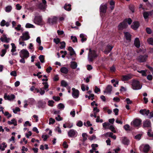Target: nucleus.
Listing matches in <instances>:
<instances>
[{"label": "nucleus", "instance_id": "obj_1", "mask_svg": "<svg viewBox=\"0 0 153 153\" xmlns=\"http://www.w3.org/2000/svg\"><path fill=\"white\" fill-rule=\"evenodd\" d=\"M89 51V61L92 62L94 59L98 56V55L96 51L95 50H91V49H90Z\"/></svg>", "mask_w": 153, "mask_h": 153}, {"label": "nucleus", "instance_id": "obj_2", "mask_svg": "<svg viewBox=\"0 0 153 153\" xmlns=\"http://www.w3.org/2000/svg\"><path fill=\"white\" fill-rule=\"evenodd\" d=\"M131 85L132 88L134 90H140L142 87V85L140 84V82L135 80H134L132 81Z\"/></svg>", "mask_w": 153, "mask_h": 153}, {"label": "nucleus", "instance_id": "obj_3", "mask_svg": "<svg viewBox=\"0 0 153 153\" xmlns=\"http://www.w3.org/2000/svg\"><path fill=\"white\" fill-rule=\"evenodd\" d=\"M42 84L44 85V86L43 87L40 88V94L41 95H43L45 94V90H46L47 91L49 90V89H48L49 85L48 84V82H43L42 83Z\"/></svg>", "mask_w": 153, "mask_h": 153}, {"label": "nucleus", "instance_id": "obj_4", "mask_svg": "<svg viewBox=\"0 0 153 153\" xmlns=\"http://www.w3.org/2000/svg\"><path fill=\"white\" fill-rule=\"evenodd\" d=\"M19 53L21 57H24L27 59L29 56V53L26 49H22L21 51Z\"/></svg>", "mask_w": 153, "mask_h": 153}, {"label": "nucleus", "instance_id": "obj_5", "mask_svg": "<svg viewBox=\"0 0 153 153\" xmlns=\"http://www.w3.org/2000/svg\"><path fill=\"white\" fill-rule=\"evenodd\" d=\"M125 21H123L120 23L118 25L117 28L119 30H122L124 29H126L128 26L127 23Z\"/></svg>", "mask_w": 153, "mask_h": 153}, {"label": "nucleus", "instance_id": "obj_6", "mask_svg": "<svg viewBox=\"0 0 153 153\" xmlns=\"http://www.w3.org/2000/svg\"><path fill=\"white\" fill-rule=\"evenodd\" d=\"M148 57V55L146 54H144L143 55H140L138 57L137 60L140 63L144 62L146 61Z\"/></svg>", "mask_w": 153, "mask_h": 153}, {"label": "nucleus", "instance_id": "obj_7", "mask_svg": "<svg viewBox=\"0 0 153 153\" xmlns=\"http://www.w3.org/2000/svg\"><path fill=\"white\" fill-rule=\"evenodd\" d=\"M22 41H26L28 40L30 38L29 35V32L28 31H25L23 33L22 36H20Z\"/></svg>", "mask_w": 153, "mask_h": 153}, {"label": "nucleus", "instance_id": "obj_8", "mask_svg": "<svg viewBox=\"0 0 153 153\" xmlns=\"http://www.w3.org/2000/svg\"><path fill=\"white\" fill-rule=\"evenodd\" d=\"M77 131L73 129L69 130L68 132V135L70 137H75L77 136Z\"/></svg>", "mask_w": 153, "mask_h": 153}, {"label": "nucleus", "instance_id": "obj_9", "mask_svg": "<svg viewBox=\"0 0 153 153\" xmlns=\"http://www.w3.org/2000/svg\"><path fill=\"white\" fill-rule=\"evenodd\" d=\"M42 17L40 16H36L34 18V22L36 24L38 25H42Z\"/></svg>", "mask_w": 153, "mask_h": 153}, {"label": "nucleus", "instance_id": "obj_10", "mask_svg": "<svg viewBox=\"0 0 153 153\" xmlns=\"http://www.w3.org/2000/svg\"><path fill=\"white\" fill-rule=\"evenodd\" d=\"M151 121L147 119L143 122V127L147 128H149L151 127Z\"/></svg>", "mask_w": 153, "mask_h": 153}, {"label": "nucleus", "instance_id": "obj_11", "mask_svg": "<svg viewBox=\"0 0 153 153\" xmlns=\"http://www.w3.org/2000/svg\"><path fill=\"white\" fill-rule=\"evenodd\" d=\"M72 96L74 98H77L79 96V91L77 89H76L75 88H72Z\"/></svg>", "mask_w": 153, "mask_h": 153}, {"label": "nucleus", "instance_id": "obj_12", "mask_svg": "<svg viewBox=\"0 0 153 153\" xmlns=\"http://www.w3.org/2000/svg\"><path fill=\"white\" fill-rule=\"evenodd\" d=\"M57 20V18L56 16H53L52 18H49L48 22L50 24L53 25L56 23Z\"/></svg>", "mask_w": 153, "mask_h": 153}, {"label": "nucleus", "instance_id": "obj_13", "mask_svg": "<svg viewBox=\"0 0 153 153\" xmlns=\"http://www.w3.org/2000/svg\"><path fill=\"white\" fill-rule=\"evenodd\" d=\"M140 26V23L138 21H135L133 22L131 26V27L133 30H137Z\"/></svg>", "mask_w": 153, "mask_h": 153}, {"label": "nucleus", "instance_id": "obj_14", "mask_svg": "<svg viewBox=\"0 0 153 153\" xmlns=\"http://www.w3.org/2000/svg\"><path fill=\"white\" fill-rule=\"evenodd\" d=\"M132 78L131 74H128L127 75H123L122 77V79L123 81L128 80Z\"/></svg>", "mask_w": 153, "mask_h": 153}, {"label": "nucleus", "instance_id": "obj_15", "mask_svg": "<svg viewBox=\"0 0 153 153\" xmlns=\"http://www.w3.org/2000/svg\"><path fill=\"white\" fill-rule=\"evenodd\" d=\"M4 98L5 100H11L15 98V96L13 94H11L10 96L7 95L6 94H5L4 95Z\"/></svg>", "mask_w": 153, "mask_h": 153}, {"label": "nucleus", "instance_id": "obj_16", "mask_svg": "<svg viewBox=\"0 0 153 153\" xmlns=\"http://www.w3.org/2000/svg\"><path fill=\"white\" fill-rule=\"evenodd\" d=\"M149 110H147L146 109H141L139 111L140 113L143 115L148 116L149 113Z\"/></svg>", "mask_w": 153, "mask_h": 153}, {"label": "nucleus", "instance_id": "obj_17", "mask_svg": "<svg viewBox=\"0 0 153 153\" xmlns=\"http://www.w3.org/2000/svg\"><path fill=\"white\" fill-rule=\"evenodd\" d=\"M113 47L108 45L105 48L104 52L105 54L109 53L112 50Z\"/></svg>", "mask_w": 153, "mask_h": 153}, {"label": "nucleus", "instance_id": "obj_18", "mask_svg": "<svg viewBox=\"0 0 153 153\" xmlns=\"http://www.w3.org/2000/svg\"><path fill=\"white\" fill-rule=\"evenodd\" d=\"M123 33L126 40L131 41V35L128 32H124Z\"/></svg>", "mask_w": 153, "mask_h": 153}, {"label": "nucleus", "instance_id": "obj_19", "mask_svg": "<svg viewBox=\"0 0 153 153\" xmlns=\"http://www.w3.org/2000/svg\"><path fill=\"white\" fill-rule=\"evenodd\" d=\"M142 120L140 119H136L133 121V123L134 126H139L141 123Z\"/></svg>", "mask_w": 153, "mask_h": 153}, {"label": "nucleus", "instance_id": "obj_20", "mask_svg": "<svg viewBox=\"0 0 153 153\" xmlns=\"http://www.w3.org/2000/svg\"><path fill=\"white\" fill-rule=\"evenodd\" d=\"M107 9V7L106 4L101 5L100 7V12L103 13H105L106 12Z\"/></svg>", "mask_w": 153, "mask_h": 153}, {"label": "nucleus", "instance_id": "obj_21", "mask_svg": "<svg viewBox=\"0 0 153 153\" xmlns=\"http://www.w3.org/2000/svg\"><path fill=\"white\" fill-rule=\"evenodd\" d=\"M134 44L137 48H139L140 46V43L139 39L138 38H136L134 41Z\"/></svg>", "mask_w": 153, "mask_h": 153}, {"label": "nucleus", "instance_id": "obj_22", "mask_svg": "<svg viewBox=\"0 0 153 153\" xmlns=\"http://www.w3.org/2000/svg\"><path fill=\"white\" fill-rule=\"evenodd\" d=\"M45 103L42 100H40L38 102V107L39 108H43L45 106Z\"/></svg>", "mask_w": 153, "mask_h": 153}, {"label": "nucleus", "instance_id": "obj_23", "mask_svg": "<svg viewBox=\"0 0 153 153\" xmlns=\"http://www.w3.org/2000/svg\"><path fill=\"white\" fill-rule=\"evenodd\" d=\"M11 122L8 121L7 123L9 125L13 124L14 126H16L17 125V121L15 119H13L11 120Z\"/></svg>", "mask_w": 153, "mask_h": 153}, {"label": "nucleus", "instance_id": "obj_24", "mask_svg": "<svg viewBox=\"0 0 153 153\" xmlns=\"http://www.w3.org/2000/svg\"><path fill=\"white\" fill-rule=\"evenodd\" d=\"M71 4H67V3H66L64 5V7L65 9L66 10L68 11H70L71 9Z\"/></svg>", "mask_w": 153, "mask_h": 153}, {"label": "nucleus", "instance_id": "obj_25", "mask_svg": "<svg viewBox=\"0 0 153 153\" xmlns=\"http://www.w3.org/2000/svg\"><path fill=\"white\" fill-rule=\"evenodd\" d=\"M60 71L62 73L65 74H67L68 72V68L65 67H62L61 68Z\"/></svg>", "mask_w": 153, "mask_h": 153}, {"label": "nucleus", "instance_id": "obj_26", "mask_svg": "<svg viewBox=\"0 0 153 153\" xmlns=\"http://www.w3.org/2000/svg\"><path fill=\"white\" fill-rule=\"evenodd\" d=\"M77 66V63L75 62H71V67L73 69H75Z\"/></svg>", "mask_w": 153, "mask_h": 153}, {"label": "nucleus", "instance_id": "obj_27", "mask_svg": "<svg viewBox=\"0 0 153 153\" xmlns=\"http://www.w3.org/2000/svg\"><path fill=\"white\" fill-rule=\"evenodd\" d=\"M123 143L125 145H128L129 144V141L126 137H124L122 140Z\"/></svg>", "mask_w": 153, "mask_h": 153}, {"label": "nucleus", "instance_id": "obj_28", "mask_svg": "<svg viewBox=\"0 0 153 153\" xmlns=\"http://www.w3.org/2000/svg\"><path fill=\"white\" fill-rule=\"evenodd\" d=\"M149 150V146L148 145H145L143 149V151L145 153H147Z\"/></svg>", "mask_w": 153, "mask_h": 153}, {"label": "nucleus", "instance_id": "obj_29", "mask_svg": "<svg viewBox=\"0 0 153 153\" xmlns=\"http://www.w3.org/2000/svg\"><path fill=\"white\" fill-rule=\"evenodd\" d=\"M112 86L111 85H108L106 87L105 90L107 91V93H110L112 90Z\"/></svg>", "mask_w": 153, "mask_h": 153}, {"label": "nucleus", "instance_id": "obj_30", "mask_svg": "<svg viewBox=\"0 0 153 153\" xmlns=\"http://www.w3.org/2000/svg\"><path fill=\"white\" fill-rule=\"evenodd\" d=\"M110 4L111 5L110 8L111 10H113L114 7L115 2L113 0H111L110 2Z\"/></svg>", "mask_w": 153, "mask_h": 153}, {"label": "nucleus", "instance_id": "obj_31", "mask_svg": "<svg viewBox=\"0 0 153 153\" xmlns=\"http://www.w3.org/2000/svg\"><path fill=\"white\" fill-rule=\"evenodd\" d=\"M46 5L45 4H44L42 3H40L38 5L39 7L42 10H44L46 8Z\"/></svg>", "mask_w": 153, "mask_h": 153}, {"label": "nucleus", "instance_id": "obj_32", "mask_svg": "<svg viewBox=\"0 0 153 153\" xmlns=\"http://www.w3.org/2000/svg\"><path fill=\"white\" fill-rule=\"evenodd\" d=\"M11 45L12 47V49L11 50V51L12 53H14L16 51V46L15 44L13 43H11Z\"/></svg>", "mask_w": 153, "mask_h": 153}, {"label": "nucleus", "instance_id": "obj_33", "mask_svg": "<svg viewBox=\"0 0 153 153\" xmlns=\"http://www.w3.org/2000/svg\"><path fill=\"white\" fill-rule=\"evenodd\" d=\"M61 86L66 87L68 86V84L67 83L65 80H62L61 82Z\"/></svg>", "mask_w": 153, "mask_h": 153}, {"label": "nucleus", "instance_id": "obj_34", "mask_svg": "<svg viewBox=\"0 0 153 153\" xmlns=\"http://www.w3.org/2000/svg\"><path fill=\"white\" fill-rule=\"evenodd\" d=\"M0 39L2 42H6V43H8L9 42L10 39L9 38H7V39H4V38H3L1 37Z\"/></svg>", "mask_w": 153, "mask_h": 153}, {"label": "nucleus", "instance_id": "obj_35", "mask_svg": "<svg viewBox=\"0 0 153 153\" xmlns=\"http://www.w3.org/2000/svg\"><path fill=\"white\" fill-rule=\"evenodd\" d=\"M124 21H125L127 23V22L128 25H130L132 21L130 18H126L125 19Z\"/></svg>", "mask_w": 153, "mask_h": 153}, {"label": "nucleus", "instance_id": "obj_36", "mask_svg": "<svg viewBox=\"0 0 153 153\" xmlns=\"http://www.w3.org/2000/svg\"><path fill=\"white\" fill-rule=\"evenodd\" d=\"M40 62L42 63H44L45 62V56L43 55H40L39 57Z\"/></svg>", "mask_w": 153, "mask_h": 153}, {"label": "nucleus", "instance_id": "obj_37", "mask_svg": "<svg viewBox=\"0 0 153 153\" xmlns=\"http://www.w3.org/2000/svg\"><path fill=\"white\" fill-rule=\"evenodd\" d=\"M79 37L80 38H81V41L82 42H83L87 40V38H84V36L83 34H81L80 35Z\"/></svg>", "mask_w": 153, "mask_h": 153}, {"label": "nucleus", "instance_id": "obj_38", "mask_svg": "<svg viewBox=\"0 0 153 153\" xmlns=\"http://www.w3.org/2000/svg\"><path fill=\"white\" fill-rule=\"evenodd\" d=\"M7 50L6 49H3L0 52V55L1 57H3L4 56Z\"/></svg>", "mask_w": 153, "mask_h": 153}, {"label": "nucleus", "instance_id": "obj_39", "mask_svg": "<svg viewBox=\"0 0 153 153\" xmlns=\"http://www.w3.org/2000/svg\"><path fill=\"white\" fill-rule=\"evenodd\" d=\"M60 43L61 44V45L60 47V48L61 49H63L65 47L66 44L65 42L63 41L62 42H60Z\"/></svg>", "mask_w": 153, "mask_h": 153}, {"label": "nucleus", "instance_id": "obj_40", "mask_svg": "<svg viewBox=\"0 0 153 153\" xmlns=\"http://www.w3.org/2000/svg\"><path fill=\"white\" fill-rule=\"evenodd\" d=\"M25 27L27 28H34L35 27V26L31 24H30L29 23H27L25 25Z\"/></svg>", "mask_w": 153, "mask_h": 153}, {"label": "nucleus", "instance_id": "obj_41", "mask_svg": "<svg viewBox=\"0 0 153 153\" xmlns=\"http://www.w3.org/2000/svg\"><path fill=\"white\" fill-rule=\"evenodd\" d=\"M108 128L111 130V131L114 132V133H116V131L115 130V128L112 125H111L109 126V127Z\"/></svg>", "mask_w": 153, "mask_h": 153}, {"label": "nucleus", "instance_id": "obj_42", "mask_svg": "<svg viewBox=\"0 0 153 153\" xmlns=\"http://www.w3.org/2000/svg\"><path fill=\"white\" fill-rule=\"evenodd\" d=\"M12 9V7L10 6H8L6 7L5 11L7 12H10Z\"/></svg>", "mask_w": 153, "mask_h": 153}, {"label": "nucleus", "instance_id": "obj_43", "mask_svg": "<svg viewBox=\"0 0 153 153\" xmlns=\"http://www.w3.org/2000/svg\"><path fill=\"white\" fill-rule=\"evenodd\" d=\"M143 15L144 18L145 19L148 18L149 16V14L147 12H144Z\"/></svg>", "mask_w": 153, "mask_h": 153}, {"label": "nucleus", "instance_id": "obj_44", "mask_svg": "<svg viewBox=\"0 0 153 153\" xmlns=\"http://www.w3.org/2000/svg\"><path fill=\"white\" fill-rule=\"evenodd\" d=\"M91 147L92 148V150L94 151H96L97 149L96 148L98 147V145L97 144H93L91 145Z\"/></svg>", "mask_w": 153, "mask_h": 153}, {"label": "nucleus", "instance_id": "obj_45", "mask_svg": "<svg viewBox=\"0 0 153 153\" xmlns=\"http://www.w3.org/2000/svg\"><path fill=\"white\" fill-rule=\"evenodd\" d=\"M71 39L72 40V42L74 43L77 42V38L75 36H72L71 37Z\"/></svg>", "mask_w": 153, "mask_h": 153}, {"label": "nucleus", "instance_id": "obj_46", "mask_svg": "<svg viewBox=\"0 0 153 153\" xmlns=\"http://www.w3.org/2000/svg\"><path fill=\"white\" fill-rule=\"evenodd\" d=\"M147 41L149 44L153 45V38H148Z\"/></svg>", "mask_w": 153, "mask_h": 153}, {"label": "nucleus", "instance_id": "obj_47", "mask_svg": "<svg viewBox=\"0 0 153 153\" xmlns=\"http://www.w3.org/2000/svg\"><path fill=\"white\" fill-rule=\"evenodd\" d=\"M55 120L54 119H53L51 117L49 119V124L51 125V124H53L55 122Z\"/></svg>", "mask_w": 153, "mask_h": 153}, {"label": "nucleus", "instance_id": "obj_48", "mask_svg": "<svg viewBox=\"0 0 153 153\" xmlns=\"http://www.w3.org/2000/svg\"><path fill=\"white\" fill-rule=\"evenodd\" d=\"M53 42L57 45L60 43V40L59 38H54L53 39Z\"/></svg>", "mask_w": 153, "mask_h": 153}, {"label": "nucleus", "instance_id": "obj_49", "mask_svg": "<svg viewBox=\"0 0 153 153\" xmlns=\"http://www.w3.org/2000/svg\"><path fill=\"white\" fill-rule=\"evenodd\" d=\"M110 125V124L108 123L105 122L102 124L103 127L106 128H108L107 127L109 126Z\"/></svg>", "mask_w": 153, "mask_h": 153}, {"label": "nucleus", "instance_id": "obj_50", "mask_svg": "<svg viewBox=\"0 0 153 153\" xmlns=\"http://www.w3.org/2000/svg\"><path fill=\"white\" fill-rule=\"evenodd\" d=\"M151 129H149L148 131L147 132V135L149 137H153V133L151 134Z\"/></svg>", "mask_w": 153, "mask_h": 153}, {"label": "nucleus", "instance_id": "obj_51", "mask_svg": "<svg viewBox=\"0 0 153 153\" xmlns=\"http://www.w3.org/2000/svg\"><path fill=\"white\" fill-rule=\"evenodd\" d=\"M54 102L53 100H49L48 101V105L51 106L52 107L53 106V104L54 103Z\"/></svg>", "mask_w": 153, "mask_h": 153}, {"label": "nucleus", "instance_id": "obj_52", "mask_svg": "<svg viewBox=\"0 0 153 153\" xmlns=\"http://www.w3.org/2000/svg\"><path fill=\"white\" fill-rule=\"evenodd\" d=\"M129 9L132 11V13L134 12V6L133 5H131L129 7Z\"/></svg>", "mask_w": 153, "mask_h": 153}, {"label": "nucleus", "instance_id": "obj_53", "mask_svg": "<svg viewBox=\"0 0 153 153\" xmlns=\"http://www.w3.org/2000/svg\"><path fill=\"white\" fill-rule=\"evenodd\" d=\"M141 136L142 134H137L134 137V138L137 140H140L141 138Z\"/></svg>", "mask_w": 153, "mask_h": 153}, {"label": "nucleus", "instance_id": "obj_54", "mask_svg": "<svg viewBox=\"0 0 153 153\" xmlns=\"http://www.w3.org/2000/svg\"><path fill=\"white\" fill-rule=\"evenodd\" d=\"M124 128L126 130H130L129 129L130 126L128 124H126L123 126Z\"/></svg>", "mask_w": 153, "mask_h": 153}, {"label": "nucleus", "instance_id": "obj_55", "mask_svg": "<svg viewBox=\"0 0 153 153\" xmlns=\"http://www.w3.org/2000/svg\"><path fill=\"white\" fill-rule=\"evenodd\" d=\"M53 99L56 101H58L60 99V98L59 96L56 97L54 96L53 97Z\"/></svg>", "mask_w": 153, "mask_h": 153}, {"label": "nucleus", "instance_id": "obj_56", "mask_svg": "<svg viewBox=\"0 0 153 153\" xmlns=\"http://www.w3.org/2000/svg\"><path fill=\"white\" fill-rule=\"evenodd\" d=\"M63 146L64 148L67 149L68 147V145L67 142L65 141L63 143Z\"/></svg>", "mask_w": 153, "mask_h": 153}, {"label": "nucleus", "instance_id": "obj_57", "mask_svg": "<svg viewBox=\"0 0 153 153\" xmlns=\"http://www.w3.org/2000/svg\"><path fill=\"white\" fill-rule=\"evenodd\" d=\"M58 107L59 109H61L64 108L65 106L63 104L60 103L58 105Z\"/></svg>", "mask_w": 153, "mask_h": 153}, {"label": "nucleus", "instance_id": "obj_58", "mask_svg": "<svg viewBox=\"0 0 153 153\" xmlns=\"http://www.w3.org/2000/svg\"><path fill=\"white\" fill-rule=\"evenodd\" d=\"M20 111V109L19 108L16 107L15 110H13V112L15 114H16L17 113V112L19 111Z\"/></svg>", "mask_w": 153, "mask_h": 153}, {"label": "nucleus", "instance_id": "obj_59", "mask_svg": "<svg viewBox=\"0 0 153 153\" xmlns=\"http://www.w3.org/2000/svg\"><path fill=\"white\" fill-rule=\"evenodd\" d=\"M146 31L148 34H151L152 33V30L150 28L147 27L146 28Z\"/></svg>", "mask_w": 153, "mask_h": 153}, {"label": "nucleus", "instance_id": "obj_60", "mask_svg": "<svg viewBox=\"0 0 153 153\" xmlns=\"http://www.w3.org/2000/svg\"><path fill=\"white\" fill-rule=\"evenodd\" d=\"M76 125L79 127L82 126L83 125L82 122L80 120L78 121L76 124Z\"/></svg>", "mask_w": 153, "mask_h": 153}, {"label": "nucleus", "instance_id": "obj_61", "mask_svg": "<svg viewBox=\"0 0 153 153\" xmlns=\"http://www.w3.org/2000/svg\"><path fill=\"white\" fill-rule=\"evenodd\" d=\"M27 125L29 126H30L31 125V124L30 123L29 121H26L24 124V126L25 127H26L27 126Z\"/></svg>", "mask_w": 153, "mask_h": 153}, {"label": "nucleus", "instance_id": "obj_62", "mask_svg": "<svg viewBox=\"0 0 153 153\" xmlns=\"http://www.w3.org/2000/svg\"><path fill=\"white\" fill-rule=\"evenodd\" d=\"M59 78L58 75H56L53 78V81H57L59 80Z\"/></svg>", "mask_w": 153, "mask_h": 153}, {"label": "nucleus", "instance_id": "obj_63", "mask_svg": "<svg viewBox=\"0 0 153 153\" xmlns=\"http://www.w3.org/2000/svg\"><path fill=\"white\" fill-rule=\"evenodd\" d=\"M55 119L58 121H60L62 120V118L59 115H58V117H56Z\"/></svg>", "mask_w": 153, "mask_h": 153}, {"label": "nucleus", "instance_id": "obj_64", "mask_svg": "<svg viewBox=\"0 0 153 153\" xmlns=\"http://www.w3.org/2000/svg\"><path fill=\"white\" fill-rule=\"evenodd\" d=\"M100 91V88H98L97 86L95 87L94 89V92L95 93H97L98 92Z\"/></svg>", "mask_w": 153, "mask_h": 153}]
</instances>
